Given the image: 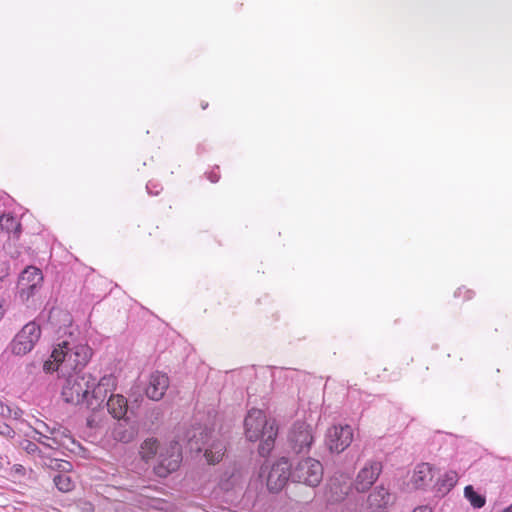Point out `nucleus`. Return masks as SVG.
I'll use <instances>...</instances> for the list:
<instances>
[{
    "instance_id": "nucleus-1",
    "label": "nucleus",
    "mask_w": 512,
    "mask_h": 512,
    "mask_svg": "<svg viewBox=\"0 0 512 512\" xmlns=\"http://www.w3.org/2000/svg\"><path fill=\"white\" fill-rule=\"evenodd\" d=\"M64 321L69 322V325L59 328L51 356L43 362L42 367L46 373L69 375L72 372L83 371L93 355L92 349L81 337L78 328L71 324L69 314H65Z\"/></svg>"
},
{
    "instance_id": "nucleus-2",
    "label": "nucleus",
    "mask_w": 512,
    "mask_h": 512,
    "mask_svg": "<svg viewBox=\"0 0 512 512\" xmlns=\"http://www.w3.org/2000/svg\"><path fill=\"white\" fill-rule=\"evenodd\" d=\"M64 378L62 396L67 403L83 406L96 411L104 404L107 394L117 386L116 377L104 375L98 381L89 373L72 372L69 375H58Z\"/></svg>"
},
{
    "instance_id": "nucleus-3",
    "label": "nucleus",
    "mask_w": 512,
    "mask_h": 512,
    "mask_svg": "<svg viewBox=\"0 0 512 512\" xmlns=\"http://www.w3.org/2000/svg\"><path fill=\"white\" fill-rule=\"evenodd\" d=\"M244 433L248 441L260 442L258 453L261 457H266L275 446L278 426L276 421L268 419L262 410L253 408L244 419Z\"/></svg>"
},
{
    "instance_id": "nucleus-4",
    "label": "nucleus",
    "mask_w": 512,
    "mask_h": 512,
    "mask_svg": "<svg viewBox=\"0 0 512 512\" xmlns=\"http://www.w3.org/2000/svg\"><path fill=\"white\" fill-rule=\"evenodd\" d=\"M140 454L146 462L152 459L157 460L155 469L159 476H166L176 471L182 460L181 448L178 442H171L169 446L164 448L154 437H149L143 441Z\"/></svg>"
},
{
    "instance_id": "nucleus-5",
    "label": "nucleus",
    "mask_w": 512,
    "mask_h": 512,
    "mask_svg": "<svg viewBox=\"0 0 512 512\" xmlns=\"http://www.w3.org/2000/svg\"><path fill=\"white\" fill-rule=\"evenodd\" d=\"M212 431L197 428L187 433V443L191 451L197 453L204 451L207 461L211 464L220 462L225 454L226 445L224 441L212 440Z\"/></svg>"
},
{
    "instance_id": "nucleus-6",
    "label": "nucleus",
    "mask_w": 512,
    "mask_h": 512,
    "mask_svg": "<svg viewBox=\"0 0 512 512\" xmlns=\"http://www.w3.org/2000/svg\"><path fill=\"white\" fill-rule=\"evenodd\" d=\"M323 478L322 464L314 458H304L292 464L291 480L309 487H316Z\"/></svg>"
},
{
    "instance_id": "nucleus-7",
    "label": "nucleus",
    "mask_w": 512,
    "mask_h": 512,
    "mask_svg": "<svg viewBox=\"0 0 512 512\" xmlns=\"http://www.w3.org/2000/svg\"><path fill=\"white\" fill-rule=\"evenodd\" d=\"M314 443L312 427L304 421H296L287 438V451L292 454H307Z\"/></svg>"
},
{
    "instance_id": "nucleus-8",
    "label": "nucleus",
    "mask_w": 512,
    "mask_h": 512,
    "mask_svg": "<svg viewBox=\"0 0 512 512\" xmlns=\"http://www.w3.org/2000/svg\"><path fill=\"white\" fill-rule=\"evenodd\" d=\"M40 336V326L35 322L27 323L11 342L12 353L19 356L29 353L39 341Z\"/></svg>"
},
{
    "instance_id": "nucleus-9",
    "label": "nucleus",
    "mask_w": 512,
    "mask_h": 512,
    "mask_svg": "<svg viewBox=\"0 0 512 512\" xmlns=\"http://www.w3.org/2000/svg\"><path fill=\"white\" fill-rule=\"evenodd\" d=\"M292 463H289L287 458L282 457L277 460L268 470L266 476V486L269 492H280L288 480L291 479Z\"/></svg>"
},
{
    "instance_id": "nucleus-10",
    "label": "nucleus",
    "mask_w": 512,
    "mask_h": 512,
    "mask_svg": "<svg viewBox=\"0 0 512 512\" xmlns=\"http://www.w3.org/2000/svg\"><path fill=\"white\" fill-rule=\"evenodd\" d=\"M353 440V431L349 425H334L330 427L325 436V445L331 453H341L350 446Z\"/></svg>"
},
{
    "instance_id": "nucleus-11",
    "label": "nucleus",
    "mask_w": 512,
    "mask_h": 512,
    "mask_svg": "<svg viewBox=\"0 0 512 512\" xmlns=\"http://www.w3.org/2000/svg\"><path fill=\"white\" fill-rule=\"evenodd\" d=\"M337 480L333 479L330 482V501L338 502L345 500L344 507L342 509V512H362V506H363V499L362 497L353 498L352 496H349V492L352 489L351 484H344L343 486H340V491L338 492L337 487Z\"/></svg>"
},
{
    "instance_id": "nucleus-12",
    "label": "nucleus",
    "mask_w": 512,
    "mask_h": 512,
    "mask_svg": "<svg viewBox=\"0 0 512 512\" xmlns=\"http://www.w3.org/2000/svg\"><path fill=\"white\" fill-rule=\"evenodd\" d=\"M382 471V465L380 462L373 461L365 465L358 473L353 488L359 492L367 491L377 480Z\"/></svg>"
},
{
    "instance_id": "nucleus-13",
    "label": "nucleus",
    "mask_w": 512,
    "mask_h": 512,
    "mask_svg": "<svg viewBox=\"0 0 512 512\" xmlns=\"http://www.w3.org/2000/svg\"><path fill=\"white\" fill-rule=\"evenodd\" d=\"M395 497L383 486L376 487L367 498V512H387Z\"/></svg>"
},
{
    "instance_id": "nucleus-14",
    "label": "nucleus",
    "mask_w": 512,
    "mask_h": 512,
    "mask_svg": "<svg viewBox=\"0 0 512 512\" xmlns=\"http://www.w3.org/2000/svg\"><path fill=\"white\" fill-rule=\"evenodd\" d=\"M168 387V376L164 373L155 372L150 376L149 383L145 388V393L149 399L159 401L165 395Z\"/></svg>"
},
{
    "instance_id": "nucleus-15",
    "label": "nucleus",
    "mask_w": 512,
    "mask_h": 512,
    "mask_svg": "<svg viewBox=\"0 0 512 512\" xmlns=\"http://www.w3.org/2000/svg\"><path fill=\"white\" fill-rule=\"evenodd\" d=\"M434 473L429 463L418 464L411 477V482L416 489H425L433 481Z\"/></svg>"
},
{
    "instance_id": "nucleus-16",
    "label": "nucleus",
    "mask_w": 512,
    "mask_h": 512,
    "mask_svg": "<svg viewBox=\"0 0 512 512\" xmlns=\"http://www.w3.org/2000/svg\"><path fill=\"white\" fill-rule=\"evenodd\" d=\"M108 412L113 418L122 420L128 412L127 399L121 394H111L106 401Z\"/></svg>"
},
{
    "instance_id": "nucleus-17",
    "label": "nucleus",
    "mask_w": 512,
    "mask_h": 512,
    "mask_svg": "<svg viewBox=\"0 0 512 512\" xmlns=\"http://www.w3.org/2000/svg\"><path fill=\"white\" fill-rule=\"evenodd\" d=\"M123 422L118 423L113 430V437L116 441L122 443H130L137 436L138 430L136 426L127 421L126 418Z\"/></svg>"
},
{
    "instance_id": "nucleus-18",
    "label": "nucleus",
    "mask_w": 512,
    "mask_h": 512,
    "mask_svg": "<svg viewBox=\"0 0 512 512\" xmlns=\"http://www.w3.org/2000/svg\"><path fill=\"white\" fill-rule=\"evenodd\" d=\"M42 281L43 275L41 270L34 266H29L20 274L18 284L29 285L33 284V282L42 283Z\"/></svg>"
},
{
    "instance_id": "nucleus-19",
    "label": "nucleus",
    "mask_w": 512,
    "mask_h": 512,
    "mask_svg": "<svg viewBox=\"0 0 512 512\" xmlns=\"http://www.w3.org/2000/svg\"><path fill=\"white\" fill-rule=\"evenodd\" d=\"M464 496L470 502L471 506L476 509L482 508L486 503L485 496L478 493L471 485L464 488Z\"/></svg>"
},
{
    "instance_id": "nucleus-20",
    "label": "nucleus",
    "mask_w": 512,
    "mask_h": 512,
    "mask_svg": "<svg viewBox=\"0 0 512 512\" xmlns=\"http://www.w3.org/2000/svg\"><path fill=\"white\" fill-rule=\"evenodd\" d=\"M53 481L57 489L61 492H69L74 488V482L66 473H57L53 477Z\"/></svg>"
},
{
    "instance_id": "nucleus-21",
    "label": "nucleus",
    "mask_w": 512,
    "mask_h": 512,
    "mask_svg": "<svg viewBox=\"0 0 512 512\" xmlns=\"http://www.w3.org/2000/svg\"><path fill=\"white\" fill-rule=\"evenodd\" d=\"M41 283L33 282V284L29 285H20L18 284V293L20 299L25 302L28 301L32 296L35 295L37 290L39 289Z\"/></svg>"
},
{
    "instance_id": "nucleus-22",
    "label": "nucleus",
    "mask_w": 512,
    "mask_h": 512,
    "mask_svg": "<svg viewBox=\"0 0 512 512\" xmlns=\"http://www.w3.org/2000/svg\"><path fill=\"white\" fill-rule=\"evenodd\" d=\"M44 464L51 469L58 471V473H66L72 469V464L70 462L59 459H49V463L45 462Z\"/></svg>"
},
{
    "instance_id": "nucleus-23",
    "label": "nucleus",
    "mask_w": 512,
    "mask_h": 512,
    "mask_svg": "<svg viewBox=\"0 0 512 512\" xmlns=\"http://www.w3.org/2000/svg\"><path fill=\"white\" fill-rule=\"evenodd\" d=\"M1 229L6 230L7 232H18L20 229V223L16 220V218L13 215L4 214Z\"/></svg>"
},
{
    "instance_id": "nucleus-24",
    "label": "nucleus",
    "mask_w": 512,
    "mask_h": 512,
    "mask_svg": "<svg viewBox=\"0 0 512 512\" xmlns=\"http://www.w3.org/2000/svg\"><path fill=\"white\" fill-rule=\"evenodd\" d=\"M457 483V474L452 472L446 474L445 479L442 480L441 487L439 488L442 492L450 491Z\"/></svg>"
},
{
    "instance_id": "nucleus-25",
    "label": "nucleus",
    "mask_w": 512,
    "mask_h": 512,
    "mask_svg": "<svg viewBox=\"0 0 512 512\" xmlns=\"http://www.w3.org/2000/svg\"><path fill=\"white\" fill-rule=\"evenodd\" d=\"M21 448L27 452L30 455H36L40 453V449L37 445V443L30 441V440H24L21 442Z\"/></svg>"
},
{
    "instance_id": "nucleus-26",
    "label": "nucleus",
    "mask_w": 512,
    "mask_h": 512,
    "mask_svg": "<svg viewBox=\"0 0 512 512\" xmlns=\"http://www.w3.org/2000/svg\"><path fill=\"white\" fill-rule=\"evenodd\" d=\"M39 437L36 439L40 444L49 447V448H55L58 446V441L55 438H50L48 436H45L41 433H38Z\"/></svg>"
},
{
    "instance_id": "nucleus-27",
    "label": "nucleus",
    "mask_w": 512,
    "mask_h": 512,
    "mask_svg": "<svg viewBox=\"0 0 512 512\" xmlns=\"http://www.w3.org/2000/svg\"><path fill=\"white\" fill-rule=\"evenodd\" d=\"M146 189L148 194L156 196L162 190V186L158 182L151 180L146 184Z\"/></svg>"
},
{
    "instance_id": "nucleus-28",
    "label": "nucleus",
    "mask_w": 512,
    "mask_h": 512,
    "mask_svg": "<svg viewBox=\"0 0 512 512\" xmlns=\"http://www.w3.org/2000/svg\"><path fill=\"white\" fill-rule=\"evenodd\" d=\"M0 435H3L7 438H13L15 435V431L6 423L0 424Z\"/></svg>"
},
{
    "instance_id": "nucleus-29",
    "label": "nucleus",
    "mask_w": 512,
    "mask_h": 512,
    "mask_svg": "<svg viewBox=\"0 0 512 512\" xmlns=\"http://www.w3.org/2000/svg\"><path fill=\"white\" fill-rule=\"evenodd\" d=\"M464 292V298L465 299H471L472 296H473V292L471 290H468V289H465V288H458L455 293H454V296L455 297H460Z\"/></svg>"
},
{
    "instance_id": "nucleus-30",
    "label": "nucleus",
    "mask_w": 512,
    "mask_h": 512,
    "mask_svg": "<svg viewBox=\"0 0 512 512\" xmlns=\"http://www.w3.org/2000/svg\"><path fill=\"white\" fill-rule=\"evenodd\" d=\"M6 312V299L0 296V320L4 317Z\"/></svg>"
},
{
    "instance_id": "nucleus-31",
    "label": "nucleus",
    "mask_w": 512,
    "mask_h": 512,
    "mask_svg": "<svg viewBox=\"0 0 512 512\" xmlns=\"http://www.w3.org/2000/svg\"><path fill=\"white\" fill-rule=\"evenodd\" d=\"M208 179L212 182V183H216L219 181L220 179V175L217 174L216 172L212 171L209 173L208 175Z\"/></svg>"
},
{
    "instance_id": "nucleus-32",
    "label": "nucleus",
    "mask_w": 512,
    "mask_h": 512,
    "mask_svg": "<svg viewBox=\"0 0 512 512\" xmlns=\"http://www.w3.org/2000/svg\"><path fill=\"white\" fill-rule=\"evenodd\" d=\"M413 512H432V509L429 506H419L416 507Z\"/></svg>"
},
{
    "instance_id": "nucleus-33",
    "label": "nucleus",
    "mask_w": 512,
    "mask_h": 512,
    "mask_svg": "<svg viewBox=\"0 0 512 512\" xmlns=\"http://www.w3.org/2000/svg\"><path fill=\"white\" fill-rule=\"evenodd\" d=\"M207 106H208V103H202V108H203V109H206V108H207Z\"/></svg>"
},
{
    "instance_id": "nucleus-34",
    "label": "nucleus",
    "mask_w": 512,
    "mask_h": 512,
    "mask_svg": "<svg viewBox=\"0 0 512 512\" xmlns=\"http://www.w3.org/2000/svg\"><path fill=\"white\" fill-rule=\"evenodd\" d=\"M19 415H20V414H19L18 412H15L14 417H15V418H18V416H19Z\"/></svg>"
}]
</instances>
